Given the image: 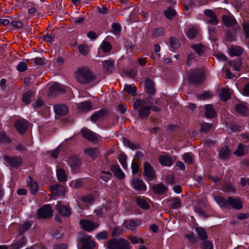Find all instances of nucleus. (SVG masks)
<instances>
[{
    "label": "nucleus",
    "instance_id": "obj_6",
    "mask_svg": "<svg viewBox=\"0 0 249 249\" xmlns=\"http://www.w3.org/2000/svg\"><path fill=\"white\" fill-rule=\"evenodd\" d=\"M3 159L6 161L7 165L13 168H18L23 162L22 158L18 156L10 157L5 155Z\"/></svg>",
    "mask_w": 249,
    "mask_h": 249
},
{
    "label": "nucleus",
    "instance_id": "obj_50",
    "mask_svg": "<svg viewBox=\"0 0 249 249\" xmlns=\"http://www.w3.org/2000/svg\"><path fill=\"white\" fill-rule=\"evenodd\" d=\"M83 185V182L81 179H77L72 180L71 183V186L74 189H79Z\"/></svg>",
    "mask_w": 249,
    "mask_h": 249
},
{
    "label": "nucleus",
    "instance_id": "obj_44",
    "mask_svg": "<svg viewBox=\"0 0 249 249\" xmlns=\"http://www.w3.org/2000/svg\"><path fill=\"white\" fill-rule=\"evenodd\" d=\"M164 14L166 17L169 19H171L173 17L176 15V11L171 6L164 11Z\"/></svg>",
    "mask_w": 249,
    "mask_h": 249
},
{
    "label": "nucleus",
    "instance_id": "obj_59",
    "mask_svg": "<svg viewBox=\"0 0 249 249\" xmlns=\"http://www.w3.org/2000/svg\"><path fill=\"white\" fill-rule=\"evenodd\" d=\"M181 201L178 198H175L172 204L171 208L177 209L181 207Z\"/></svg>",
    "mask_w": 249,
    "mask_h": 249
},
{
    "label": "nucleus",
    "instance_id": "obj_36",
    "mask_svg": "<svg viewBox=\"0 0 249 249\" xmlns=\"http://www.w3.org/2000/svg\"><path fill=\"white\" fill-rule=\"evenodd\" d=\"M216 115V112L211 105L205 106V116L208 118H212Z\"/></svg>",
    "mask_w": 249,
    "mask_h": 249
},
{
    "label": "nucleus",
    "instance_id": "obj_32",
    "mask_svg": "<svg viewBox=\"0 0 249 249\" xmlns=\"http://www.w3.org/2000/svg\"><path fill=\"white\" fill-rule=\"evenodd\" d=\"M78 107L81 111L88 112L92 109V104L89 101H86L79 103Z\"/></svg>",
    "mask_w": 249,
    "mask_h": 249
},
{
    "label": "nucleus",
    "instance_id": "obj_63",
    "mask_svg": "<svg viewBox=\"0 0 249 249\" xmlns=\"http://www.w3.org/2000/svg\"><path fill=\"white\" fill-rule=\"evenodd\" d=\"M55 37V35L53 34H52L49 35V34H47L43 36L42 38L48 42H52L53 41V40Z\"/></svg>",
    "mask_w": 249,
    "mask_h": 249
},
{
    "label": "nucleus",
    "instance_id": "obj_18",
    "mask_svg": "<svg viewBox=\"0 0 249 249\" xmlns=\"http://www.w3.org/2000/svg\"><path fill=\"white\" fill-rule=\"evenodd\" d=\"M134 188L139 191H144L146 190V186L144 182L138 178H134L132 181Z\"/></svg>",
    "mask_w": 249,
    "mask_h": 249
},
{
    "label": "nucleus",
    "instance_id": "obj_47",
    "mask_svg": "<svg viewBox=\"0 0 249 249\" xmlns=\"http://www.w3.org/2000/svg\"><path fill=\"white\" fill-rule=\"evenodd\" d=\"M182 159L186 163L192 164L194 159L193 154L191 153H185L182 155Z\"/></svg>",
    "mask_w": 249,
    "mask_h": 249
},
{
    "label": "nucleus",
    "instance_id": "obj_37",
    "mask_svg": "<svg viewBox=\"0 0 249 249\" xmlns=\"http://www.w3.org/2000/svg\"><path fill=\"white\" fill-rule=\"evenodd\" d=\"M200 240L204 241L208 238L206 231L202 227H196L195 230Z\"/></svg>",
    "mask_w": 249,
    "mask_h": 249
},
{
    "label": "nucleus",
    "instance_id": "obj_20",
    "mask_svg": "<svg viewBox=\"0 0 249 249\" xmlns=\"http://www.w3.org/2000/svg\"><path fill=\"white\" fill-rule=\"evenodd\" d=\"M204 13L206 16L209 18L207 21L208 23L214 25H215L218 23V19L213 11L210 9H207L204 11Z\"/></svg>",
    "mask_w": 249,
    "mask_h": 249
},
{
    "label": "nucleus",
    "instance_id": "obj_30",
    "mask_svg": "<svg viewBox=\"0 0 249 249\" xmlns=\"http://www.w3.org/2000/svg\"><path fill=\"white\" fill-rule=\"evenodd\" d=\"M243 49L239 46H233L229 49L230 54L231 56H240L243 53Z\"/></svg>",
    "mask_w": 249,
    "mask_h": 249
},
{
    "label": "nucleus",
    "instance_id": "obj_13",
    "mask_svg": "<svg viewBox=\"0 0 249 249\" xmlns=\"http://www.w3.org/2000/svg\"><path fill=\"white\" fill-rule=\"evenodd\" d=\"M57 213L64 217H69L71 214V208L63 205L60 201H58L55 205Z\"/></svg>",
    "mask_w": 249,
    "mask_h": 249
},
{
    "label": "nucleus",
    "instance_id": "obj_38",
    "mask_svg": "<svg viewBox=\"0 0 249 249\" xmlns=\"http://www.w3.org/2000/svg\"><path fill=\"white\" fill-rule=\"evenodd\" d=\"M192 48L199 55H202L206 50V47L201 43L193 45Z\"/></svg>",
    "mask_w": 249,
    "mask_h": 249
},
{
    "label": "nucleus",
    "instance_id": "obj_31",
    "mask_svg": "<svg viewBox=\"0 0 249 249\" xmlns=\"http://www.w3.org/2000/svg\"><path fill=\"white\" fill-rule=\"evenodd\" d=\"M160 162L164 166H171L172 164V158L168 155H161L159 157Z\"/></svg>",
    "mask_w": 249,
    "mask_h": 249
},
{
    "label": "nucleus",
    "instance_id": "obj_15",
    "mask_svg": "<svg viewBox=\"0 0 249 249\" xmlns=\"http://www.w3.org/2000/svg\"><path fill=\"white\" fill-rule=\"evenodd\" d=\"M236 112L242 116H247L249 115V110L246 103H241L235 106Z\"/></svg>",
    "mask_w": 249,
    "mask_h": 249
},
{
    "label": "nucleus",
    "instance_id": "obj_43",
    "mask_svg": "<svg viewBox=\"0 0 249 249\" xmlns=\"http://www.w3.org/2000/svg\"><path fill=\"white\" fill-rule=\"evenodd\" d=\"M124 90L128 94L135 96L137 95L136 87L135 86H132L131 85H125Z\"/></svg>",
    "mask_w": 249,
    "mask_h": 249
},
{
    "label": "nucleus",
    "instance_id": "obj_7",
    "mask_svg": "<svg viewBox=\"0 0 249 249\" xmlns=\"http://www.w3.org/2000/svg\"><path fill=\"white\" fill-rule=\"evenodd\" d=\"M39 219L50 218L53 215V210L50 205H45L37 211Z\"/></svg>",
    "mask_w": 249,
    "mask_h": 249
},
{
    "label": "nucleus",
    "instance_id": "obj_25",
    "mask_svg": "<svg viewBox=\"0 0 249 249\" xmlns=\"http://www.w3.org/2000/svg\"><path fill=\"white\" fill-rule=\"evenodd\" d=\"M114 62L109 59L103 61V67L104 71L106 73L111 72L114 69Z\"/></svg>",
    "mask_w": 249,
    "mask_h": 249
},
{
    "label": "nucleus",
    "instance_id": "obj_28",
    "mask_svg": "<svg viewBox=\"0 0 249 249\" xmlns=\"http://www.w3.org/2000/svg\"><path fill=\"white\" fill-rule=\"evenodd\" d=\"M55 114L59 116L66 115L68 112V107L63 105H58L54 106Z\"/></svg>",
    "mask_w": 249,
    "mask_h": 249
},
{
    "label": "nucleus",
    "instance_id": "obj_3",
    "mask_svg": "<svg viewBox=\"0 0 249 249\" xmlns=\"http://www.w3.org/2000/svg\"><path fill=\"white\" fill-rule=\"evenodd\" d=\"M108 249H130L129 242L123 238H113L109 240L107 244Z\"/></svg>",
    "mask_w": 249,
    "mask_h": 249
},
{
    "label": "nucleus",
    "instance_id": "obj_34",
    "mask_svg": "<svg viewBox=\"0 0 249 249\" xmlns=\"http://www.w3.org/2000/svg\"><path fill=\"white\" fill-rule=\"evenodd\" d=\"M27 182L30 188L31 193L33 194H36L37 191V184L36 182L34 181L30 176L27 178Z\"/></svg>",
    "mask_w": 249,
    "mask_h": 249
},
{
    "label": "nucleus",
    "instance_id": "obj_41",
    "mask_svg": "<svg viewBox=\"0 0 249 249\" xmlns=\"http://www.w3.org/2000/svg\"><path fill=\"white\" fill-rule=\"evenodd\" d=\"M27 242V239L24 236H22L21 239L11 246V249H19L23 246L25 245Z\"/></svg>",
    "mask_w": 249,
    "mask_h": 249
},
{
    "label": "nucleus",
    "instance_id": "obj_55",
    "mask_svg": "<svg viewBox=\"0 0 249 249\" xmlns=\"http://www.w3.org/2000/svg\"><path fill=\"white\" fill-rule=\"evenodd\" d=\"M126 160L127 156L124 154H122L119 157V160L124 169L127 168Z\"/></svg>",
    "mask_w": 249,
    "mask_h": 249
},
{
    "label": "nucleus",
    "instance_id": "obj_48",
    "mask_svg": "<svg viewBox=\"0 0 249 249\" xmlns=\"http://www.w3.org/2000/svg\"><path fill=\"white\" fill-rule=\"evenodd\" d=\"M238 30H235L234 28H233V31L232 32L228 31L226 35V39L231 41L235 40L236 39V32Z\"/></svg>",
    "mask_w": 249,
    "mask_h": 249
},
{
    "label": "nucleus",
    "instance_id": "obj_42",
    "mask_svg": "<svg viewBox=\"0 0 249 249\" xmlns=\"http://www.w3.org/2000/svg\"><path fill=\"white\" fill-rule=\"evenodd\" d=\"M57 178L60 182H65L67 180V176L64 170L59 169L57 171Z\"/></svg>",
    "mask_w": 249,
    "mask_h": 249
},
{
    "label": "nucleus",
    "instance_id": "obj_51",
    "mask_svg": "<svg viewBox=\"0 0 249 249\" xmlns=\"http://www.w3.org/2000/svg\"><path fill=\"white\" fill-rule=\"evenodd\" d=\"M234 153L238 156L244 155L246 153L245 145L240 143L238 149L234 152Z\"/></svg>",
    "mask_w": 249,
    "mask_h": 249
},
{
    "label": "nucleus",
    "instance_id": "obj_22",
    "mask_svg": "<svg viewBox=\"0 0 249 249\" xmlns=\"http://www.w3.org/2000/svg\"><path fill=\"white\" fill-rule=\"evenodd\" d=\"M81 133L83 137L89 141L93 142L97 140V138L95 134L87 128H82L81 130Z\"/></svg>",
    "mask_w": 249,
    "mask_h": 249
},
{
    "label": "nucleus",
    "instance_id": "obj_33",
    "mask_svg": "<svg viewBox=\"0 0 249 249\" xmlns=\"http://www.w3.org/2000/svg\"><path fill=\"white\" fill-rule=\"evenodd\" d=\"M84 152L93 160L95 159L99 154L98 148H87L85 150Z\"/></svg>",
    "mask_w": 249,
    "mask_h": 249
},
{
    "label": "nucleus",
    "instance_id": "obj_60",
    "mask_svg": "<svg viewBox=\"0 0 249 249\" xmlns=\"http://www.w3.org/2000/svg\"><path fill=\"white\" fill-rule=\"evenodd\" d=\"M27 69V65L24 62H20L17 66V70L19 72L25 71Z\"/></svg>",
    "mask_w": 249,
    "mask_h": 249
},
{
    "label": "nucleus",
    "instance_id": "obj_62",
    "mask_svg": "<svg viewBox=\"0 0 249 249\" xmlns=\"http://www.w3.org/2000/svg\"><path fill=\"white\" fill-rule=\"evenodd\" d=\"M231 66L233 67V69L234 71H239L240 68L241 66V62L239 60L237 61H231L230 62Z\"/></svg>",
    "mask_w": 249,
    "mask_h": 249
},
{
    "label": "nucleus",
    "instance_id": "obj_11",
    "mask_svg": "<svg viewBox=\"0 0 249 249\" xmlns=\"http://www.w3.org/2000/svg\"><path fill=\"white\" fill-rule=\"evenodd\" d=\"M79 224L83 230L89 232L92 231L99 226L97 222H93L92 221L85 219L81 220Z\"/></svg>",
    "mask_w": 249,
    "mask_h": 249
},
{
    "label": "nucleus",
    "instance_id": "obj_19",
    "mask_svg": "<svg viewBox=\"0 0 249 249\" xmlns=\"http://www.w3.org/2000/svg\"><path fill=\"white\" fill-rule=\"evenodd\" d=\"M50 190L54 196H64L65 194V188L60 185L55 184L50 187Z\"/></svg>",
    "mask_w": 249,
    "mask_h": 249
},
{
    "label": "nucleus",
    "instance_id": "obj_10",
    "mask_svg": "<svg viewBox=\"0 0 249 249\" xmlns=\"http://www.w3.org/2000/svg\"><path fill=\"white\" fill-rule=\"evenodd\" d=\"M65 89L64 87L58 83H54L49 89L48 96L54 98L60 93H64Z\"/></svg>",
    "mask_w": 249,
    "mask_h": 249
},
{
    "label": "nucleus",
    "instance_id": "obj_64",
    "mask_svg": "<svg viewBox=\"0 0 249 249\" xmlns=\"http://www.w3.org/2000/svg\"><path fill=\"white\" fill-rule=\"evenodd\" d=\"M185 237L187 238L191 243H195L197 240V237L195 236V234L192 232H190L187 234H186Z\"/></svg>",
    "mask_w": 249,
    "mask_h": 249
},
{
    "label": "nucleus",
    "instance_id": "obj_8",
    "mask_svg": "<svg viewBox=\"0 0 249 249\" xmlns=\"http://www.w3.org/2000/svg\"><path fill=\"white\" fill-rule=\"evenodd\" d=\"M222 19L226 27H232L235 30H239L240 27L232 15H223Z\"/></svg>",
    "mask_w": 249,
    "mask_h": 249
},
{
    "label": "nucleus",
    "instance_id": "obj_24",
    "mask_svg": "<svg viewBox=\"0 0 249 249\" xmlns=\"http://www.w3.org/2000/svg\"><path fill=\"white\" fill-rule=\"evenodd\" d=\"M139 224L138 220L134 219L124 220L123 224L126 229L132 231L134 230Z\"/></svg>",
    "mask_w": 249,
    "mask_h": 249
},
{
    "label": "nucleus",
    "instance_id": "obj_27",
    "mask_svg": "<svg viewBox=\"0 0 249 249\" xmlns=\"http://www.w3.org/2000/svg\"><path fill=\"white\" fill-rule=\"evenodd\" d=\"M230 89L228 87L223 88L221 89V91L219 94V96L222 101H227L231 98V92Z\"/></svg>",
    "mask_w": 249,
    "mask_h": 249
},
{
    "label": "nucleus",
    "instance_id": "obj_4",
    "mask_svg": "<svg viewBox=\"0 0 249 249\" xmlns=\"http://www.w3.org/2000/svg\"><path fill=\"white\" fill-rule=\"evenodd\" d=\"M78 240L82 244L81 249H93L95 246V242L92 240L91 235L82 232L78 234Z\"/></svg>",
    "mask_w": 249,
    "mask_h": 249
},
{
    "label": "nucleus",
    "instance_id": "obj_1",
    "mask_svg": "<svg viewBox=\"0 0 249 249\" xmlns=\"http://www.w3.org/2000/svg\"><path fill=\"white\" fill-rule=\"evenodd\" d=\"M74 74L77 82L83 85L88 84L95 79L92 71L87 66L78 68Z\"/></svg>",
    "mask_w": 249,
    "mask_h": 249
},
{
    "label": "nucleus",
    "instance_id": "obj_9",
    "mask_svg": "<svg viewBox=\"0 0 249 249\" xmlns=\"http://www.w3.org/2000/svg\"><path fill=\"white\" fill-rule=\"evenodd\" d=\"M143 175L147 178V181H152L156 178L155 171L153 167L147 162L143 164Z\"/></svg>",
    "mask_w": 249,
    "mask_h": 249
},
{
    "label": "nucleus",
    "instance_id": "obj_39",
    "mask_svg": "<svg viewBox=\"0 0 249 249\" xmlns=\"http://www.w3.org/2000/svg\"><path fill=\"white\" fill-rule=\"evenodd\" d=\"M123 142L125 146L129 147L133 150L140 148V145L139 143L135 144L132 143L126 138H123Z\"/></svg>",
    "mask_w": 249,
    "mask_h": 249
},
{
    "label": "nucleus",
    "instance_id": "obj_53",
    "mask_svg": "<svg viewBox=\"0 0 249 249\" xmlns=\"http://www.w3.org/2000/svg\"><path fill=\"white\" fill-rule=\"evenodd\" d=\"M100 48L105 53L110 52L112 48L110 43L107 41H103L100 45Z\"/></svg>",
    "mask_w": 249,
    "mask_h": 249
},
{
    "label": "nucleus",
    "instance_id": "obj_45",
    "mask_svg": "<svg viewBox=\"0 0 249 249\" xmlns=\"http://www.w3.org/2000/svg\"><path fill=\"white\" fill-rule=\"evenodd\" d=\"M32 226V224L30 221L25 222L22 226L19 228V234L23 235V233L27 231Z\"/></svg>",
    "mask_w": 249,
    "mask_h": 249
},
{
    "label": "nucleus",
    "instance_id": "obj_40",
    "mask_svg": "<svg viewBox=\"0 0 249 249\" xmlns=\"http://www.w3.org/2000/svg\"><path fill=\"white\" fill-rule=\"evenodd\" d=\"M137 204L141 208L145 210H147L149 208L150 206L146 201L142 198H137L136 199Z\"/></svg>",
    "mask_w": 249,
    "mask_h": 249
},
{
    "label": "nucleus",
    "instance_id": "obj_5",
    "mask_svg": "<svg viewBox=\"0 0 249 249\" xmlns=\"http://www.w3.org/2000/svg\"><path fill=\"white\" fill-rule=\"evenodd\" d=\"M188 79L191 83H200L204 80V72L199 69L191 70L188 75Z\"/></svg>",
    "mask_w": 249,
    "mask_h": 249
},
{
    "label": "nucleus",
    "instance_id": "obj_29",
    "mask_svg": "<svg viewBox=\"0 0 249 249\" xmlns=\"http://www.w3.org/2000/svg\"><path fill=\"white\" fill-rule=\"evenodd\" d=\"M35 92L33 91L28 90L22 96V102L26 105L29 104L32 101L35 95Z\"/></svg>",
    "mask_w": 249,
    "mask_h": 249
},
{
    "label": "nucleus",
    "instance_id": "obj_57",
    "mask_svg": "<svg viewBox=\"0 0 249 249\" xmlns=\"http://www.w3.org/2000/svg\"><path fill=\"white\" fill-rule=\"evenodd\" d=\"M217 203L221 206H228V200H226L224 198L221 196H218L215 198Z\"/></svg>",
    "mask_w": 249,
    "mask_h": 249
},
{
    "label": "nucleus",
    "instance_id": "obj_23",
    "mask_svg": "<svg viewBox=\"0 0 249 249\" xmlns=\"http://www.w3.org/2000/svg\"><path fill=\"white\" fill-rule=\"evenodd\" d=\"M145 89L146 92L149 94H153L156 92L154 83L153 80L149 78H147L145 82Z\"/></svg>",
    "mask_w": 249,
    "mask_h": 249
},
{
    "label": "nucleus",
    "instance_id": "obj_49",
    "mask_svg": "<svg viewBox=\"0 0 249 249\" xmlns=\"http://www.w3.org/2000/svg\"><path fill=\"white\" fill-rule=\"evenodd\" d=\"M200 132H208L213 127V124L207 123H202L200 124Z\"/></svg>",
    "mask_w": 249,
    "mask_h": 249
},
{
    "label": "nucleus",
    "instance_id": "obj_26",
    "mask_svg": "<svg viewBox=\"0 0 249 249\" xmlns=\"http://www.w3.org/2000/svg\"><path fill=\"white\" fill-rule=\"evenodd\" d=\"M110 168L113 172L114 176L118 178L122 179L124 178V173L118 165L112 164L110 165Z\"/></svg>",
    "mask_w": 249,
    "mask_h": 249
},
{
    "label": "nucleus",
    "instance_id": "obj_21",
    "mask_svg": "<svg viewBox=\"0 0 249 249\" xmlns=\"http://www.w3.org/2000/svg\"><path fill=\"white\" fill-rule=\"evenodd\" d=\"M152 189L155 194L159 195L164 194L168 190L167 187L162 183L154 185Z\"/></svg>",
    "mask_w": 249,
    "mask_h": 249
},
{
    "label": "nucleus",
    "instance_id": "obj_61",
    "mask_svg": "<svg viewBox=\"0 0 249 249\" xmlns=\"http://www.w3.org/2000/svg\"><path fill=\"white\" fill-rule=\"evenodd\" d=\"M108 233L107 231H103L99 232L96 235V237L98 240H103L107 238Z\"/></svg>",
    "mask_w": 249,
    "mask_h": 249
},
{
    "label": "nucleus",
    "instance_id": "obj_12",
    "mask_svg": "<svg viewBox=\"0 0 249 249\" xmlns=\"http://www.w3.org/2000/svg\"><path fill=\"white\" fill-rule=\"evenodd\" d=\"M68 163L71 167V171L74 173H79L80 171L81 161L78 157H71L69 158Z\"/></svg>",
    "mask_w": 249,
    "mask_h": 249
},
{
    "label": "nucleus",
    "instance_id": "obj_46",
    "mask_svg": "<svg viewBox=\"0 0 249 249\" xmlns=\"http://www.w3.org/2000/svg\"><path fill=\"white\" fill-rule=\"evenodd\" d=\"M123 232V229L121 227L116 226L113 228L111 234L112 237H115L121 235Z\"/></svg>",
    "mask_w": 249,
    "mask_h": 249
},
{
    "label": "nucleus",
    "instance_id": "obj_58",
    "mask_svg": "<svg viewBox=\"0 0 249 249\" xmlns=\"http://www.w3.org/2000/svg\"><path fill=\"white\" fill-rule=\"evenodd\" d=\"M78 49L80 53L83 55L88 54L89 50L88 47L86 45H80L78 46Z\"/></svg>",
    "mask_w": 249,
    "mask_h": 249
},
{
    "label": "nucleus",
    "instance_id": "obj_2",
    "mask_svg": "<svg viewBox=\"0 0 249 249\" xmlns=\"http://www.w3.org/2000/svg\"><path fill=\"white\" fill-rule=\"evenodd\" d=\"M133 108L138 110V115L141 119H146L150 114V107H149L147 102L138 99L133 103Z\"/></svg>",
    "mask_w": 249,
    "mask_h": 249
},
{
    "label": "nucleus",
    "instance_id": "obj_54",
    "mask_svg": "<svg viewBox=\"0 0 249 249\" xmlns=\"http://www.w3.org/2000/svg\"><path fill=\"white\" fill-rule=\"evenodd\" d=\"M170 46L173 49H177L179 47V42L177 39L171 36L169 38Z\"/></svg>",
    "mask_w": 249,
    "mask_h": 249
},
{
    "label": "nucleus",
    "instance_id": "obj_17",
    "mask_svg": "<svg viewBox=\"0 0 249 249\" xmlns=\"http://www.w3.org/2000/svg\"><path fill=\"white\" fill-rule=\"evenodd\" d=\"M107 115V111L105 109H100L95 112L90 117L91 121L96 123L97 121L102 119Z\"/></svg>",
    "mask_w": 249,
    "mask_h": 249
},
{
    "label": "nucleus",
    "instance_id": "obj_35",
    "mask_svg": "<svg viewBox=\"0 0 249 249\" xmlns=\"http://www.w3.org/2000/svg\"><path fill=\"white\" fill-rule=\"evenodd\" d=\"M230 154V149L228 146H223L219 151L218 156L222 160H225L229 158Z\"/></svg>",
    "mask_w": 249,
    "mask_h": 249
},
{
    "label": "nucleus",
    "instance_id": "obj_52",
    "mask_svg": "<svg viewBox=\"0 0 249 249\" xmlns=\"http://www.w3.org/2000/svg\"><path fill=\"white\" fill-rule=\"evenodd\" d=\"M242 27L244 33L245 35L246 38H249V22L247 21H243L242 23Z\"/></svg>",
    "mask_w": 249,
    "mask_h": 249
},
{
    "label": "nucleus",
    "instance_id": "obj_56",
    "mask_svg": "<svg viewBox=\"0 0 249 249\" xmlns=\"http://www.w3.org/2000/svg\"><path fill=\"white\" fill-rule=\"evenodd\" d=\"M202 249H213V243L209 240H204V242L201 245Z\"/></svg>",
    "mask_w": 249,
    "mask_h": 249
},
{
    "label": "nucleus",
    "instance_id": "obj_14",
    "mask_svg": "<svg viewBox=\"0 0 249 249\" xmlns=\"http://www.w3.org/2000/svg\"><path fill=\"white\" fill-rule=\"evenodd\" d=\"M28 122L25 120H18L15 124V127L20 134L25 133L28 128Z\"/></svg>",
    "mask_w": 249,
    "mask_h": 249
},
{
    "label": "nucleus",
    "instance_id": "obj_16",
    "mask_svg": "<svg viewBox=\"0 0 249 249\" xmlns=\"http://www.w3.org/2000/svg\"><path fill=\"white\" fill-rule=\"evenodd\" d=\"M229 205L237 210H240L243 208L242 202L240 198L237 197H229L228 199V206Z\"/></svg>",
    "mask_w": 249,
    "mask_h": 249
}]
</instances>
